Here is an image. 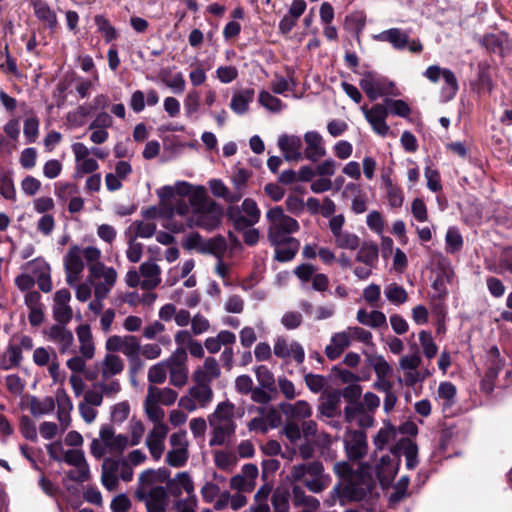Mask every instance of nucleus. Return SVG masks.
Here are the masks:
<instances>
[{
    "label": "nucleus",
    "instance_id": "obj_1",
    "mask_svg": "<svg viewBox=\"0 0 512 512\" xmlns=\"http://www.w3.org/2000/svg\"><path fill=\"white\" fill-rule=\"evenodd\" d=\"M101 250L95 246L72 245L64 256L66 282L73 286L79 282L85 266L88 267V281L93 284L94 295L107 298L117 280V272L100 261Z\"/></svg>",
    "mask_w": 512,
    "mask_h": 512
},
{
    "label": "nucleus",
    "instance_id": "obj_2",
    "mask_svg": "<svg viewBox=\"0 0 512 512\" xmlns=\"http://www.w3.org/2000/svg\"><path fill=\"white\" fill-rule=\"evenodd\" d=\"M190 204L192 213L186 218V224L169 223V229L179 233L186 227H198L206 231H212L219 227L223 210L214 200L207 197L203 187H199L190 195Z\"/></svg>",
    "mask_w": 512,
    "mask_h": 512
},
{
    "label": "nucleus",
    "instance_id": "obj_3",
    "mask_svg": "<svg viewBox=\"0 0 512 512\" xmlns=\"http://www.w3.org/2000/svg\"><path fill=\"white\" fill-rule=\"evenodd\" d=\"M160 473L161 470L148 469L139 475L134 496L145 504L147 512H166L169 505L166 488L158 484Z\"/></svg>",
    "mask_w": 512,
    "mask_h": 512
},
{
    "label": "nucleus",
    "instance_id": "obj_4",
    "mask_svg": "<svg viewBox=\"0 0 512 512\" xmlns=\"http://www.w3.org/2000/svg\"><path fill=\"white\" fill-rule=\"evenodd\" d=\"M244 410L237 409L230 401L220 402L214 412L208 417L212 436L209 445L221 446L226 443L234 434L237 428L235 418L242 417Z\"/></svg>",
    "mask_w": 512,
    "mask_h": 512
},
{
    "label": "nucleus",
    "instance_id": "obj_5",
    "mask_svg": "<svg viewBox=\"0 0 512 512\" xmlns=\"http://www.w3.org/2000/svg\"><path fill=\"white\" fill-rule=\"evenodd\" d=\"M343 495L350 501L362 502L367 512H375L380 493L377 490L373 477L361 466L351 475L343 489Z\"/></svg>",
    "mask_w": 512,
    "mask_h": 512
},
{
    "label": "nucleus",
    "instance_id": "obj_6",
    "mask_svg": "<svg viewBox=\"0 0 512 512\" xmlns=\"http://www.w3.org/2000/svg\"><path fill=\"white\" fill-rule=\"evenodd\" d=\"M291 478L294 481L303 482L304 486L312 493H321L331 483L330 475L324 472V466L319 461L294 465L291 470Z\"/></svg>",
    "mask_w": 512,
    "mask_h": 512
},
{
    "label": "nucleus",
    "instance_id": "obj_7",
    "mask_svg": "<svg viewBox=\"0 0 512 512\" xmlns=\"http://www.w3.org/2000/svg\"><path fill=\"white\" fill-rule=\"evenodd\" d=\"M129 447V437L124 434H116L113 427L103 425L99 431V437L94 438L90 444L91 455L100 460L106 454H122Z\"/></svg>",
    "mask_w": 512,
    "mask_h": 512
},
{
    "label": "nucleus",
    "instance_id": "obj_8",
    "mask_svg": "<svg viewBox=\"0 0 512 512\" xmlns=\"http://www.w3.org/2000/svg\"><path fill=\"white\" fill-rule=\"evenodd\" d=\"M269 222L268 239L271 244H281L285 240L295 239L291 234L300 229L296 219L286 215L280 206L269 209L266 213Z\"/></svg>",
    "mask_w": 512,
    "mask_h": 512
},
{
    "label": "nucleus",
    "instance_id": "obj_9",
    "mask_svg": "<svg viewBox=\"0 0 512 512\" xmlns=\"http://www.w3.org/2000/svg\"><path fill=\"white\" fill-rule=\"evenodd\" d=\"M133 467L125 458H105L101 467V483L108 491H115L119 481L130 482L133 479Z\"/></svg>",
    "mask_w": 512,
    "mask_h": 512
},
{
    "label": "nucleus",
    "instance_id": "obj_10",
    "mask_svg": "<svg viewBox=\"0 0 512 512\" xmlns=\"http://www.w3.org/2000/svg\"><path fill=\"white\" fill-rule=\"evenodd\" d=\"M226 215L232 221L234 228L241 231L257 224L261 211L254 199L246 198L240 206L228 207Z\"/></svg>",
    "mask_w": 512,
    "mask_h": 512
},
{
    "label": "nucleus",
    "instance_id": "obj_11",
    "mask_svg": "<svg viewBox=\"0 0 512 512\" xmlns=\"http://www.w3.org/2000/svg\"><path fill=\"white\" fill-rule=\"evenodd\" d=\"M359 86L371 101H375L382 96L395 94V84L375 71L364 72L359 81Z\"/></svg>",
    "mask_w": 512,
    "mask_h": 512
},
{
    "label": "nucleus",
    "instance_id": "obj_12",
    "mask_svg": "<svg viewBox=\"0 0 512 512\" xmlns=\"http://www.w3.org/2000/svg\"><path fill=\"white\" fill-rule=\"evenodd\" d=\"M373 39L379 42H387L395 50L402 51L408 49L411 53H420L423 45L419 39H410L409 33L400 28H390L373 36Z\"/></svg>",
    "mask_w": 512,
    "mask_h": 512
},
{
    "label": "nucleus",
    "instance_id": "obj_13",
    "mask_svg": "<svg viewBox=\"0 0 512 512\" xmlns=\"http://www.w3.org/2000/svg\"><path fill=\"white\" fill-rule=\"evenodd\" d=\"M106 350L112 352H121L123 353L130 363H137L138 366H142L139 354L141 351V346L138 338L133 335H113L110 336L106 341Z\"/></svg>",
    "mask_w": 512,
    "mask_h": 512
},
{
    "label": "nucleus",
    "instance_id": "obj_14",
    "mask_svg": "<svg viewBox=\"0 0 512 512\" xmlns=\"http://www.w3.org/2000/svg\"><path fill=\"white\" fill-rule=\"evenodd\" d=\"M62 462L74 467L67 472V477L70 480L82 483L89 479L90 469L82 450L69 449L65 451Z\"/></svg>",
    "mask_w": 512,
    "mask_h": 512
},
{
    "label": "nucleus",
    "instance_id": "obj_15",
    "mask_svg": "<svg viewBox=\"0 0 512 512\" xmlns=\"http://www.w3.org/2000/svg\"><path fill=\"white\" fill-rule=\"evenodd\" d=\"M401 459L395 454L394 451H390L385 455H382L374 465V472L381 486H388L395 478L398 473Z\"/></svg>",
    "mask_w": 512,
    "mask_h": 512
},
{
    "label": "nucleus",
    "instance_id": "obj_16",
    "mask_svg": "<svg viewBox=\"0 0 512 512\" xmlns=\"http://www.w3.org/2000/svg\"><path fill=\"white\" fill-rule=\"evenodd\" d=\"M273 353L281 359H292L298 365L305 359V351L302 345L295 340H288L284 337H278L273 346Z\"/></svg>",
    "mask_w": 512,
    "mask_h": 512
},
{
    "label": "nucleus",
    "instance_id": "obj_17",
    "mask_svg": "<svg viewBox=\"0 0 512 512\" xmlns=\"http://www.w3.org/2000/svg\"><path fill=\"white\" fill-rule=\"evenodd\" d=\"M277 146L283 154L286 161L298 162L304 159L303 140L300 136L294 134H282L277 140Z\"/></svg>",
    "mask_w": 512,
    "mask_h": 512
},
{
    "label": "nucleus",
    "instance_id": "obj_18",
    "mask_svg": "<svg viewBox=\"0 0 512 512\" xmlns=\"http://www.w3.org/2000/svg\"><path fill=\"white\" fill-rule=\"evenodd\" d=\"M344 446L349 460H361L367 454L368 450L365 432L361 430L348 432L344 439Z\"/></svg>",
    "mask_w": 512,
    "mask_h": 512
},
{
    "label": "nucleus",
    "instance_id": "obj_19",
    "mask_svg": "<svg viewBox=\"0 0 512 512\" xmlns=\"http://www.w3.org/2000/svg\"><path fill=\"white\" fill-rule=\"evenodd\" d=\"M361 110L376 134L382 137L388 135L390 128L386 123L388 116L387 107L383 104H375L371 108L362 106Z\"/></svg>",
    "mask_w": 512,
    "mask_h": 512
},
{
    "label": "nucleus",
    "instance_id": "obj_20",
    "mask_svg": "<svg viewBox=\"0 0 512 512\" xmlns=\"http://www.w3.org/2000/svg\"><path fill=\"white\" fill-rule=\"evenodd\" d=\"M305 148L303 150L304 159L310 162H317L327 153L325 142L322 135L314 130L307 131L303 136Z\"/></svg>",
    "mask_w": 512,
    "mask_h": 512
},
{
    "label": "nucleus",
    "instance_id": "obj_21",
    "mask_svg": "<svg viewBox=\"0 0 512 512\" xmlns=\"http://www.w3.org/2000/svg\"><path fill=\"white\" fill-rule=\"evenodd\" d=\"M71 293L68 289L63 288L55 292L53 299V317L57 323L68 324L72 317L73 311L69 305Z\"/></svg>",
    "mask_w": 512,
    "mask_h": 512
},
{
    "label": "nucleus",
    "instance_id": "obj_22",
    "mask_svg": "<svg viewBox=\"0 0 512 512\" xmlns=\"http://www.w3.org/2000/svg\"><path fill=\"white\" fill-rule=\"evenodd\" d=\"M67 324L56 323L52 325L48 332V340L53 342L61 354H66L74 351V336L71 330L66 328Z\"/></svg>",
    "mask_w": 512,
    "mask_h": 512
},
{
    "label": "nucleus",
    "instance_id": "obj_23",
    "mask_svg": "<svg viewBox=\"0 0 512 512\" xmlns=\"http://www.w3.org/2000/svg\"><path fill=\"white\" fill-rule=\"evenodd\" d=\"M168 495L181 499L183 493L191 495L195 492L194 482L188 472H179L173 478L169 479L166 484Z\"/></svg>",
    "mask_w": 512,
    "mask_h": 512
},
{
    "label": "nucleus",
    "instance_id": "obj_24",
    "mask_svg": "<svg viewBox=\"0 0 512 512\" xmlns=\"http://www.w3.org/2000/svg\"><path fill=\"white\" fill-rule=\"evenodd\" d=\"M169 428L167 425H157L152 428L146 438V446L153 459L159 460L162 457Z\"/></svg>",
    "mask_w": 512,
    "mask_h": 512
},
{
    "label": "nucleus",
    "instance_id": "obj_25",
    "mask_svg": "<svg viewBox=\"0 0 512 512\" xmlns=\"http://www.w3.org/2000/svg\"><path fill=\"white\" fill-rule=\"evenodd\" d=\"M401 459V454L405 456L406 468L413 470L418 465V446L409 438L401 437L397 443L390 448Z\"/></svg>",
    "mask_w": 512,
    "mask_h": 512
},
{
    "label": "nucleus",
    "instance_id": "obj_26",
    "mask_svg": "<svg viewBox=\"0 0 512 512\" xmlns=\"http://www.w3.org/2000/svg\"><path fill=\"white\" fill-rule=\"evenodd\" d=\"M57 403V418L60 423V432H64L70 426L71 417L70 412L73 409V404L70 397L63 389H58L56 392Z\"/></svg>",
    "mask_w": 512,
    "mask_h": 512
},
{
    "label": "nucleus",
    "instance_id": "obj_27",
    "mask_svg": "<svg viewBox=\"0 0 512 512\" xmlns=\"http://www.w3.org/2000/svg\"><path fill=\"white\" fill-rule=\"evenodd\" d=\"M124 370L123 360L116 354L108 353L98 364L100 379L110 380Z\"/></svg>",
    "mask_w": 512,
    "mask_h": 512
},
{
    "label": "nucleus",
    "instance_id": "obj_28",
    "mask_svg": "<svg viewBox=\"0 0 512 512\" xmlns=\"http://www.w3.org/2000/svg\"><path fill=\"white\" fill-rule=\"evenodd\" d=\"M221 369L218 361L213 357H207L202 367L196 369L193 373L194 382H205L211 384V382L219 378Z\"/></svg>",
    "mask_w": 512,
    "mask_h": 512
},
{
    "label": "nucleus",
    "instance_id": "obj_29",
    "mask_svg": "<svg viewBox=\"0 0 512 512\" xmlns=\"http://www.w3.org/2000/svg\"><path fill=\"white\" fill-rule=\"evenodd\" d=\"M139 271L143 280L141 287L146 290L156 288L161 282V269L154 261H146L139 267Z\"/></svg>",
    "mask_w": 512,
    "mask_h": 512
},
{
    "label": "nucleus",
    "instance_id": "obj_30",
    "mask_svg": "<svg viewBox=\"0 0 512 512\" xmlns=\"http://www.w3.org/2000/svg\"><path fill=\"white\" fill-rule=\"evenodd\" d=\"M351 344L348 329L332 335L330 344L325 348V354L330 360L337 359Z\"/></svg>",
    "mask_w": 512,
    "mask_h": 512
},
{
    "label": "nucleus",
    "instance_id": "obj_31",
    "mask_svg": "<svg viewBox=\"0 0 512 512\" xmlns=\"http://www.w3.org/2000/svg\"><path fill=\"white\" fill-rule=\"evenodd\" d=\"M399 433L392 425H385L382 427L373 439V444L375 446V454L378 451H383L394 446L400 438H398Z\"/></svg>",
    "mask_w": 512,
    "mask_h": 512
},
{
    "label": "nucleus",
    "instance_id": "obj_32",
    "mask_svg": "<svg viewBox=\"0 0 512 512\" xmlns=\"http://www.w3.org/2000/svg\"><path fill=\"white\" fill-rule=\"evenodd\" d=\"M356 320L358 323L373 329L387 327L386 315L378 309H374L368 312L367 310L361 308L356 313Z\"/></svg>",
    "mask_w": 512,
    "mask_h": 512
},
{
    "label": "nucleus",
    "instance_id": "obj_33",
    "mask_svg": "<svg viewBox=\"0 0 512 512\" xmlns=\"http://www.w3.org/2000/svg\"><path fill=\"white\" fill-rule=\"evenodd\" d=\"M292 503L294 507H304L303 510L317 512L320 508V501L311 495H307L299 485L292 487Z\"/></svg>",
    "mask_w": 512,
    "mask_h": 512
},
{
    "label": "nucleus",
    "instance_id": "obj_34",
    "mask_svg": "<svg viewBox=\"0 0 512 512\" xmlns=\"http://www.w3.org/2000/svg\"><path fill=\"white\" fill-rule=\"evenodd\" d=\"M146 397L149 398V401H153L159 405L162 404L170 406L177 400L178 393L168 387L158 388L156 386L149 385Z\"/></svg>",
    "mask_w": 512,
    "mask_h": 512
},
{
    "label": "nucleus",
    "instance_id": "obj_35",
    "mask_svg": "<svg viewBox=\"0 0 512 512\" xmlns=\"http://www.w3.org/2000/svg\"><path fill=\"white\" fill-rule=\"evenodd\" d=\"M76 334L80 343L79 351L85 359H92L95 354V346L89 325H80L76 329Z\"/></svg>",
    "mask_w": 512,
    "mask_h": 512
},
{
    "label": "nucleus",
    "instance_id": "obj_36",
    "mask_svg": "<svg viewBox=\"0 0 512 512\" xmlns=\"http://www.w3.org/2000/svg\"><path fill=\"white\" fill-rule=\"evenodd\" d=\"M254 99V90L246 88L235 92L230 101L231 110L238 114L243 115L249 110V105Z\"/></svg>",
    "mask_w": 512,
    "mask_h": 512
},
{
    "label": "nucleus",
    "instance_id": "obj_37",
    "mask_svg": "<svg viewBox=\"0 0 512 512\" xmlns=\"http://www.w3.org/2000/svg\"><path fill=\"white\" fill-rule=\"evenodd\" d=\"M31 5L34 10L36 18L45 23L50 29H54L57 24L56 13L49 7L44 0H32Z\"/></svg>",
    "mask_w": 512,
    "mask_h": 512
},
{
    "label": "nucleus",
    "instance_id": "obj_38",
    "mask_svg": "<svg viewBox=\"0 0 512 512\" xmlns=\"http://www.w3.org/2000/svg\"><path fill=\"white\" fill-rule=\"evenodd\" d=\"M274 246V259L278 262L291 261L300 248V242L297 239L285 240L281 244H271Z\"/></svg>",
    "mask_w": 512,
    "mask_h": 512
},
{
    "label": "nucleus",
    "instance_id": "obj_39",
    "mask_svg": "<svg viewBox=\"0 0 512 512\" xmlns=\"http://www.w3.org/2000/svg\"><path fill=\"white\" fill-rule=\"evenodd\" d=\"M199 408H206L213 399V390L210 384L205 382H195L188 390Z\"/></svg>",
    "mask_w": 512,
    "mask_h": 512
},
{
    "label": "nucleus",
    "instance_id": "obj_40",
    "mask_svg": "<svg viewBox=\"0 0 512 512\" xmlns=\"http://www.w3.org/2000/svg\"><path fill=\"white\" fill-rule=\"evenodd\" d=\"M356 260L369 267H376L379 260V249L374 242H364L359 246Z\"/></svg>",
    "mask_w": 512,
    "mask_h": 512
},
{
    "label": "nucleus",
    "instance_id": "obj_41",
    "mask_svg": "<svg viewBox=\"0 0 512 512\" xmlns=\"http://www.w3.org/2000/svg\"><path fill=\"white\" fill-rule=\"evenodd\" d=\"M341 392L333 390L329 392L322 400L319 410L326 417H334L340 412Z\"/></svg>",
    "mask_w": 512,
    "mask_h": 512
},
{
    "label": "nucleus",
    "instance_id": "obj_42",
    "mask_svg": "<svg viewBox=\"0 0 512 512\" xmlns=\"http://www.w3.org/2000/svg\"><path fill=\"white\" fill-rule=\"evenodd\" d=\"M442 79L444 80V85L441 88L440 98L443 102H448L456 96L459 90L458 81L454 72L448 68L444 69Z\"/></svg>",
    "mask_w": 512,
    "mask_h": 512
},
{
    "label": "nucleus",
    "instance_id": "obj_43",
    "mask_svg": "<svg viewBox=\"0 0 512 512\" xmlns=\"http://www.w3.org/2000/svg\"><path fill=\"white\" fill-rule=\"evenodd\" d=\"M226 251L227 242L226 239L221 235L206 239L202 248V254H211L216 259H223Z\"/></svg>",
    "mask_w": 512,
    "mask_h": 512
},
{
    "label": "nucleus",
    "instance_id": "obj_44",
    "mask_svg": "<svg viewBox=\"0 0 512 512\" xmlns=\"http://www.w3.org/2000/svg\"><path fill=\"white\" fill-rule=\"evenodd\" d=\"M351 191L355 196L351 203V210L354 214H362L367 210V197L362 193L359 185L354 183H348L345 187L343 194Z\"/></svg>",
    "mask_w": 512,
    "mask_h": 512
},
{
    "label": "nucleus",
    "instance_id": "obj_45",
    "mask_svg": "<svg viewBox=\"0 0 512 512\" xmlns=\"http://www.w3.org/2000/svg\"><path fill=\"white\" fill-rule=\"evenodd\" d=\"M384 295L394 306H401L408 300V293L401 285L393 282L385 286Z\"/></svg>",
    "mask_w": 512,
    "mask_h": 512
},
{
    "label": "nucleus",
    "instance_id": "obj_46",
    "mask_svg": "<svg viewBox=\"0 0 512 512\" xmlns=\"http://www.w3.org/2000/svg\"><path fill=\"white\" fill-rule=\"evenodd\" d=\"M94 23L97 27V31L104 37L106 43H110L118 38L116 28L104 15H95Z\"/></svg>",
    "mask_w": 512,
    "mask_h": 512
},
{
    "label": "nucleus",
    "instance_id": "obj_47",
    "mask_svg": "<svg viewBox=\"0 0 512 512\" xmlns=\"http://www.w3.org/2000/svg\"><path fill=\"white\" fill-rule=\"evenodd\" d=\"M282 410L286 415L299 419L308 418L312 414L311 406L304 400L296 401L293 404H283Z\"/></svg>",
    "mask_w": 512,
    "mask_h": 512
},
{
    "label": "nucleus",
    "instance_id": "obj_48",
    "mask_svg": "<svg viewBox=\"0 0 512 512\" xmlns=\"http://www.w3.org/2000/svg\"><path fill=\"white\" fill-rule=\"evenodd\" d=\"M22 358L21 347H18L17 344L10 343L0 363V367L4 370L18 367L21 364Z\"/></svg>",
    "mask_w": 512,
    "mask_h": 512
},
{
    "label": "nucleus",
    "instance_id": "obj_49",
    "mask_svg": "<svg viewBox=\"0 0 512 512\" xmlns=\"http://www.w3.org/2000/svg\"><path fill=\"white\" fill-rule=\"evenodd\" d=\"M55 409V401L52 397L39 399L32 397L30 400V412L33 416L39 417L53 412Z\"/></svg>",
    "mask_w": 512,
    "mask_h": 512
},
{
    "label": "nucleus",
    "instance_id": "obj_50",
    "mask_svg": "<svg viewBox=\"0 0 512 512\" xmlns=\"http://www.w3.org/2000/svg\"><path fill=\"white\" fill-rule=\"evenodd\" d=\"M335 245L341 249L356 250L360 246V238L355 233L343 230L333 236Z\"/></svg>",
    "mask_w": 512,
    "mask_h": 512
},
{
    "label": "nucleus",
    "instance_id": "obj_51",
    "mask_svg": "<svg viewBox=\"0 0 512 512\" xmlns=\"http://www.w3.org/2000/svg\"><path fill=\"white\" fill-rule=\"evenodd\" d=\"M344 415L347 422H353L358 417H363L366 425L372 422V419L365 415V408L360 400L349 401L345 407Z\"/></svg>",
    "mask_w": 512,
    "mask_h": 512
},
{
    "label": "nucleus",
    "instance_id": "obj_52",
    "mask_svg": "<svg viewBox=\"0 0 512 512\" xmlns=\"http://www.w3.org/2000/svg\"><path fill=\"white\" fill-rule=\"evenodd\" d=\"M93 111L90 105H80L77 109L67 113V122L73 127H81L85 124L86 119Z\"/></svg>",
    "mask_w": 512,
    "mask_h": 512
},
{
    "label": "nucleus",
    "instance_id": "obj_53",
    "mask_svg": "<svg viewBox=\"0 0 512 512\" xmlns=\"http://www.w3.org/2000/svg\"><path fill=\"white\" fill-rule=\"evenodd\" d=\"M125 237L128 244V248L126 250L127 259L131 263H138L141 260L143 254V245L139 242H136V239L130 230L125 232Z\"/></svg>",
    "mask_w": 512,
    "mask_h": 512
},
{
    "label": "nucleus",
    "instance_id": "obj_54",
    "mask_svg": "<svg viewBox=\"0 0 512 512\" xmlns=\"http://www.w3.org/2000/svg\"><path fill=\"white\" fill-rule=\"evenodd\" d=\"M446 251L450 254L459 252L463 247V237L456 227H449L445 235Z\"/></svg>",
    "mask_w": 512,
    "mask_h": 512
},
{
    "label": "nucleus",
    "instance_id": "obj_55",
    "mask_svg": "<svg viewBox=\"0 0 512 512\" xmlns=\"http://www.w3.org/2000/svg\"><path fill=\"white\" fill-rule=\"evenodd\" d=\"M257 382L262 388L273 391L275 388V378L270 369L265 365H259L254 368Z\"/></svg>",
    "mask_w": 512,
    "mask_h": 512
},
{
    "label": "nucleus",
    "instance_id": "obj_56",
    "mask_svg": "<svg viewBox=\"0 0 512 512\" xmlns=\"http://www.w3.org/2000/svg\"><path fill=\"white\" fill-rule=\"evenodd\" d=\"M144 409H145L148 419L154 423V426L166 425L163 422V419L165 417V412L160 407L159 404H157L153 401H149V398L146 397L144 400Z\"/></svg>",
    "mask_w": 512,
    "mask_h": 512
},
{
    "label": "nucleus",
    "instance_id": "obj_57",
    "mask_svg": "<svg viewBox=\"0 0 512 512\" xmlns=\"http://www.w3.org/2000/svg\"><path fill=\"white\" fill-rule=\"evenodd\" d=\"M419 342L422 347L423 354L426 358L432 359L438 352V346L436 345L431 332L422 330L419 332Z\"/></svg>",
    "mask_w": 512,
    "mask_h": 512
},
{
    "label": "nucleus",
    "instance_id": "obj_58",
    "mask_svg": "<svg viewBox=\"0 0 512 512\" xmlns=\"http://www.w3.org/2000/svg\"><path fill=\"white\" fill-rule=\"evenodd\" d=\"M168 371L169 367L167 362H158L149 368L147 375L148 381L151 384H162L167 378Z\"/></svg>",
    "mask_w": 512,
    "mask_h": 512
},
{
    "label": "nucleus",
    "instance_id": "obj_59",
    "mask_svg": "<svg viewBox=\"0 0 512 512\" xmlns=\"http://www.w3.org/2000/svg\"><path fill=\"white\" fill-rule=\"evenodd\" d=\"M383 105L387 107L388 114L391 113L393 115L406 118L411 113L409 105L400 99L394 100L391 98H385Z\"/></svg>",
    "mask_w": 512,
    "mask_h": 512
},
{
    "label": "nucleus",
    "instance_id": "obj_60",
    "mask_svg": "<svg viewBox=\"0 0 512 512\" xmlns=\"http://www.w3.org/2000/svg\"><path fill=\"white\" fill-rule=\"evenodd\" d=\"M259 103L273 113H278L286 107L279 98L273 96L268 91H261L259 93Z\"/></svg>",
    "mask_w": 512,
    "mask_h": 512
},
{
    "label": "nucleus",
    "instance_id": "obj_61",
    "mask_svg": "<svg viewBox=\"0 0 512 512\" xmlns=\"http://www.w3.org/2000/svg\"><path fill=\"white\" fill-rule=\"evenodd\" d=\"M252 176V171L246 169L240 165H236L233 168L231 180L236 190L245 191L246 185L250 177Z\"/></svg>",
    "mask_w": 512,
    "mask_h": 512
},
{
    "label": "nucleus",
    "instance_id": "obj_62",
    "mask_svg": "<svg viewBox=\"0 0 512 512\" xmlns=\"http://www.w3.org/2000/svg\"><path fill=\"white\" fill-rule=\"evenodd\" d=\"M170 383L175 387H182L188 380V368L186 365H175L169 368Z\"/></svg>",
    "mask_w": 512,
    "mask_h": 512
},
{
    "label": "nucleus",
    "instance_id": "obj_63",
    "mask_svg": "<svg viewBox=\"0 0 512 512\" xmlns=\"http://www.w3.org/2000/svg\"><path fill=\"white\" fill-rule=\"evenodd\" d=\"M24 268L29 269L35 279L51 274L50 265L42 258L27 262Z\"/></svg>",
    "mask_w": 512,
    "mask_h": 512
},
{
    "label": "nucleus",
    "instance_id": "obj_64",
    "mask_svg": "<svg viewBox=\"0 0 512 512\" xmlns=\"http://www.w3.org/2000/svg\"><path fill=\"white\" fill-rule=\"evenodd\" d=\"M409 477L402 476L394 486V491L389 496V502L391 505L397 504L408 496L407 488L409 485Z\"/></svg>",
    "mask_w": 512,
    "mask_h": 512
}]
</instances>
